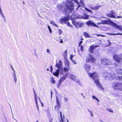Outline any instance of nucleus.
<instances>
[{
	"mask_svg": "<svg viewBox=\"0 0 122 122\" xmlns=\"http://www.w3.org/2000/svg\"><path fill=\"white\" fill-rule=\"evenodd\" d=\"M73 2H75L77 4H79V2L77 0L69 1L67 5H62V4H61L60 8L59 9L60 10L63 12L66 11L67 10L70 13L73 10L74 4Z\"/></svg>",
	"mask_w": 122,
	"mask_h": 122,
	"instance_id": "obj_1",
	"label": "nucleus"
},
{
	"mask_svg": "<svg viewBox=\"0 0 122 122\" xmlns=\"http://www.w3.org/2000/svg\"><path fill=\"white\" fill-rule=\"evenodd\" d=\"M107 20H102L101 23L102 24H106L109 25H112L115 28L116 24L114 23L113 21L109 18H106Z\"/></svg>",
	"mask_w": 122,
	"mask_h": 122,
	"instance_id": "obj_2",
	"label": "nucleus"
},
{
	"mask_svg": "<svg viewBox=\"0 0 122 122\" xmlns=\"http://www.w3.org/2000/svg\"><path fill=\"white\" fill-rule=\"evenodd\" d=\"M91 77V78L92 79L94 80L96 86H97L102 91H104V89L99 82V80L97 77Z\"/></svg>",
	"mask_w": 122,
	"mask_h": 122,
	"instance_id": "obj_3",
	"label": "nucleus"
},
{
	"mask_svg": "<svg viewBox=\"0 0 122 122\" xmlns=\"http://www.w3.org/2000/svg\"><path fill=\"white\" fill-rule=\"evenodd\" d=\"M112 86L114 89L122 91V83L114 82L112 83Z\"/></svg>",
	"mask_w": 122,
	"mask_h": 122,
	"instance_id": "obj_4",
	"label": "nucleus"
},
{
	"mask_svg": "<svg viewBox=\"0 0 122 122\" xmlns=\"http://www.w3.org/2000/svg\"><path fill=\"white\" fill-rule=\"evenodd\" d=\"M86 62H90L91 63H94L95 61V59L92 55L90 54H89V56L87 57L86 59Z\"/></svg>",
	"mask_w": 122,
	"mask_h": 122,
	"instance_id": "obj_5",
	"label": "nucleus"
},
{
	"mask_svg": "<svg viewBox=\"0 0 122 122\" xmlns=\"http://www.w3.org/2000/svg\"><path fill=\"white\" fill-rule=\"evenodd\" d=\"M101 63V64L103 65H112L111 61L109 59L105 58L102 59Z\"/></svg>",
	"mask_w": 122,
	"mask_h": 122,
	"instance_id": "obj_6",
	"label": "nucleus"
},
{
	"mask_svg": "<svg viewBox=\"0 0 122 122\" xmlns=\"http://www.w3.org/2000/svg\"><path fill=\"white\" fill-rule=\"evenodd\" d=\"M69 19V17L67 16L66 17L62 18L60 20L59 22L60 23L62 24H66V22Z\"/></svg>",
	"mask_w": 122,
	"mask_h": 122,
	"instance_id": "obj_7",
	"label": "nucleus"
},
{
	"mask_svg": "<svg viewBox=\"0 0 122 122\" xmlns=\"http://www.w3.org/2000/svg\"><path fill=\"white\" fill-rule=\"evenodd\" d=\"M86 24L88 26H94L97 27H98L97 25H96L93 22L92 20H89L87 21L86 23Z\"/></svg>",
	"mask_w": 122,
	"mask_h": 122,
	"instance_id": "obj_8",
	"label": "nucleus"
},
{
	"mask_svg": "<svg viewBox=\"0 0 122 122\" xmlns=\"http://www.w3.org/2000/svg\"><path fill=\"white\" fill-rule=\"evenodd\" d=\"M56 67L60 70H62L63 68L62 66V62L61 60H59V63H56Z\"/></svg>",
	"mask_w": 122,
	"mask_h": 122,
	"instance_id": "obj_9",
	"label": "nucleus"
},
{
	"mask_svg": "<svg viewBox=\"0 0 122 122\" xmlns=\"http://www.w3.org/2000/svg\"><path fill=\"white\" fill-rule=\"evenodd\" d=\"M116 13L113 10H112L111 12L110 13L107 14V17L110 18H116Z\"/></svg>",
	"mask_w": 122,
	"mask_h": 122,
	"instance_id": "obj_10",
	"label": "nucleus"
},
{
	"mask_svg": "<svg viewBox=\"0 0 122 122\" xmlns=\"http://www.w3.org/2000/svg\"><path fill=\"white\" fill-rule=\"evenodd\" d=\"M113 58L117 63H120L122 60V59L120 57V56L117 55H114L113 56Z\"/></svg>",
	"mask_w": 122,
	"mask_h": 122,
	"instance_id": "obj_11",
	"label": "nucleus"
},
{
	"mask_svg": "<svg viewBox=\"0 0 122 122\" xmlns=\"http://www.w3.org/2000/svg\"><path fill=\"white\" fill-rule=\"evenodd\" d=\"M69 78L78 84L79 85L81 86L82 85L80 82L76 78V77H69Z\"/></svg>",
	"mask_w": 122,
	"mask_h": 122,
	"instance_id": "obj_12",
	"label": "nucleus"
},
{
	"mask_svg": "<svg viewBox=\"0 0 122 122\" xmlns=\"http://www.w3.org/2000/svg\"><path fill=\"white\" fill-rule=\"evenodd\" d=\"M88 74L89 76H98V73L96 72L93 71L92 72L88 73Z\"/></svg>",
	"mask_w": 122,
	"mask_h": 122,
	"instance_id": "obj_13",
	"label": "nucleus"
},
{
	"mask_svg": "<svg viewBox=\"0 0 122 122\" xmlns=\"http://www.w3.org/2000/svg\"><path fill=\"white\" fill-rule=\"evenodd\" d=\"M96 47L94 45L91 46L89 49V52L92 53H93L94 50Z\"/></svg>",
	"mask_w": 122,
	"mask_h": 122,
	"instance_id": "obj_14",
	"label": "nucleus"
},
{
	"mask_svg": "<svg viewBox=\"0 0 122 122\" xmlns=\"http://www.w3.org/2000/svg\"><path fill=\"white\" fill-rule=\"evenodd\" d=\"M66 78V77H62L60 79L57 86L59 87L63 81Z\"/></svg>",
	"mask_w": 122,
	"mask_h": 122,
	"instance_id": "obj_15",
	"label": "nucleus"
},
{
	"mask_svg": "<svg viewBox=\"0 0 122 122\" xmlns=\"http://www.w3.org/2000/svg\"><path fill=\"white\" fill-rule=\"evenodd\" d=\"M64 61L66 66L68 67L69 66L70 63L68 60L67 59V58L64 59Z\"/></svg>",
	"mask_w": 122,
	"mask_h": 122,
	"instance_id": "obj_16",
	"label": "nucleus"
},
{
	"mask_svg": "<svg viewBox=\"0 0 122 122\" xmlns=\"http://www.w3.org/2000/svg\"><path fill=\"white\" fill-rule=\"evenodd\" d=\"M60 73V70L57 69L56 70L55 72H53V74L55 76H58Z\"/></svg>",
	"mask_w": 122,
	"mask_h": 122,
	"instance_id": "obj_17",
	"label": "nucleus"
},
{
	"mask_svg": "<svg viewBox=\"0 0 122 122\" xmlns=\"http://www.w3.org/2000/svg\"><path fill=\"white\" fill-rule=\"evenodd\" d=\"M84 67L86 70L87 71L89 70L90 69V66L87 64H85L84 65Z\"/></svg>",
	"mask_w": 122,
	"mask_h": 122,
	"instance_id": "obj_18",
	"label": "nucleus"
},
{
	"mask_svg": "<svg viewBox=\"0 0 122 122\" xmlns=\"http://www.w3.org/2000/svg\"><path fill=\"white\" fill-rule=\"evenodd\" d=\"M56 100L57 104L58 107L60 106V102L59 99V97L58 96H56Z\"/></svg>",
	"mask_w": 122,
	"mask_h": 122,
	"instance_id": "obj_19",
	"label": "nucleus"
},
{
	"mask_svg": "<svg viewBox=\"0 0 122 122\" xmlns=\"http://www.w3.org/2000/svg\"><path fill=\"white\" fill-rule=\"evenodd\" d=\"M100 7V6H96L95 7H92L91 6H90V7L91 9L93 10H97Z\"/></svg>",
	"mask_w": 122,
	"mask_h": 122,
	"instance_id": "obj_20",
	"label": "nucleus"
},
{
	"mask_svg": "<svg viewBox=\"0 0 122 122\" xmlns=\"http://www.w3.org/2000/svg\"><path fill=\"white\" fill-rule=\"evenodd\" d=\"M60 116L61 118V121L62 122H64V116L63 115V116H62V113L61 112H60Z\"/></svg>",
	"mask_w": 122,
	"mask_h": 122,
	"instance_id": "obj_21",
	"label": "nucleus"
},
{
	"mask_svg": "<svg viewBox=\"0 0 122 122\" xmlns=\"http://www.w3.org/2000/svg\"><path fill=\"white\" fill-rule=\"evenodd\" d=\"M103 76H109V75H110V73H108L106 71H103Z\"/></svg>",
	"mask_w": 122,
	"mask_h": 122,
	"instance_id": "obj_22",
	"label": "nucleus"
},
{
	"mask_svg": "<svg viewBox=\"0 0 122 122\" xmlns=\"http://www.w3.org/2000/svg\"><path fill=\"white\" fill-rule=\"evenodd\" d=\"M115 28H116L122 31V27H121L120 26L118 25L117 24H116Z\"/></svg>",
	"mask_w": 122,
	"mask_h": 122,
	"instance_id": "obj_23",
	"label": "nucleus"
},
{
	"mask_svg": "<svg viewBox=\"0 0 122 122\" xmlns=\"http://www.w3.org/2000/svg\"><path fill=\"white\" fill-rule=\"evenodd\" d=\"M67 50H66L64 53L63 56L64 59L66 58L67 57Z\"/></svg>",
	"mask_w": 122,
	"mask_h": 122,
	"instance_id": "obj_24",
	"label": "nucleus"
},
{
	"mask_svg": "<svg viewBox=\"0 0 122 122\" xmlns=\"http://www.w3.org/2000/svg\"><path fill=\"white\" fill-rule=\"evenodd\" d=\"M84 35L85 36H86V37L87 38H91V37L90 36V35L89 34L87 33V32H84Z\"/></svg>",
	"mask_w": 122,
	"mask_h": 122,
	"instance_id": "obj_25",
	"label": "nucleus"
},
{
	"mask_svg": "<svg viewBox=\"0 0 122 122\" xmlns=\"http://www.w3.org/2000/svg\"><path fill=\"white\" fill-rule=\"evenodd\" d=\"M92 98L93 99L97 101V102H99V100L98 98H97L94 95L92 96Z\"/></svg>",
	"mask_w": 122,
	"mask_h": 122,
	"instance_id": "obj_26",
	"label": "nucleus"
},
{
	"mask_svg": "<svg viewBox=\"0 0 122 122\" xmlns=\"http://www.w3.org/2000/svg\"><path fill=\"white\" fill-rule=\"evenodd\" d=\"M89 16V15L86 14H85L84 15L83 18L84 19H88Z\"/></svg>",
	"mask_w": 122,
	"mask_h": 122,
	"instance_id": "obj_27",
	"label": "nucleus"
},
{
	"mask_svg": "<svg viewBox=\"0 0 122 122\" xmlns=\"http://www.w3.org/2000/svg\"><path fill=\"white\" fill-rule=\"evenodd\" d=\"M82 25V23H80L78 22H77V24H76V27L77 28L79 27H80Z\"/></svg>",
	"mask_w": 122,
	"mask_h": 122,
	"instance_id": "obj_28",
	"label": "nucleus"
},
{
	"mask_svg": "<svg viewBox=\"0 0 122 122\" xmlns=\"http://www.w3.org/2000/svg\"><path fill=\"white\" fill-rule=\"evenodd\" d=\"M51 83L54 84H55L56 82V81L54 80L53 77H52L51 79Z\"/></svg>",
	"mask_w": 122,
	"mask_h": 122,
	"instance_id": "obj_29",
	"label": "nucleus"
},
{
	"mask_svg": "<svg viewBox=\"0 0 122 122\" xmlns=\"http://www.w3.org/2000/svg\"><path fill=\"white\" fill-rule=\"evenodd\" d=\"M69 67H65L64 68V71L66 72L68 71V70H69Z\"/></svg>",
	"mask_w": 122,
	"mask_h": 122,
	"instance_id": "obj_30",
	"label": "nucleus"
},
{
	"mask_svg": "<svg viewBox=\"0 0 122 122\" xmlns=\"http://www.w3.org/2000/svg\"><path fill=\"white\" fill-rule=\"evenodd\" d=\"M85 9L86 10V11H87L89 12H91V13H92V10L86 8H85Z\"/></svg>",
	"mask_w": 122,
	"mask_h": 122,
	"instance_id": "obj_31",
	"label": "nucleus"
},
{
	"mask_svg": "<svg viewBox=\"0 0 122 122\" xmlns=\"http://www.w3.org/2000/svg\"><path fill=\"white\" fill-rule=\"evenodd\" d=\"M48 27V29L49 30V32L50 33H52V30L51 29V28L50 26L48 25H47Z\"/></svg>",
	"mask_w": 122,
	"mask_h": 122,
	"instance_id": "obj_32",
	"label": "nucleus"
},
{
	"mask_svg": "<svg viewBox=\"0 0 122 122\" xmlns=\"http://www.w3.org/2000/svg\"><path fill=\"white\" fill-rule=\"evenodd\" d=\"M72 22L73 25H75L76 26L77 22H76L74 20H73L72 21Z\"/></svg>",
	"mask_w": 122,
	"mask_h": 122,
	"instance_id": "obj_33",
	"label": "nucleus"
},
{
	"mask_svg": "<svg viewBox=\"0 0 122 122\" xmlns=\"http://www.w3.org/2000/svg\"><path fill=\"white\" fill-rule=\"evenodd\" d=\"M67 26L70 27H72V25L70 24L69 21L67 22Z\"/></svg>",
	"mask_w": 122,
	"mask_h": 122,
	"instance_id": "obj_34",
	"label": "nucleus"
},
{
	"mask_svg": "<svg viewBox=\"0 0 122 122\" xmlns=\"http://www.w3.org/2000/svg\"><path fill=\"white\" fill-rule=\"evenodd\" d=\"M80 3L82 5L84 6H85V5L84 3L83 2V1L82 0H80Z\"/></svg>",
	"mask_w": 122,
	"mask_h": 122,
	"instance_id": "obj_35",
	"label": "nucleus"
},
{
	"mask_svg": "<svg viewBox=\"0 0 122 122\" xmlns=\"http://www.w3.org/2000/svg\"><path fill=\"white\" fill-rule=\"evenodd\" d=\"M118 78L117 80H119L120 81H122V77H117Z\"/></svg>",
	"mask_w": 122,
	"mask_h": 122,
	"instance_id": "obj_36",
	"label": "nucleus"
},
{
	"mask_svg": "<svg viewBox=\"0 0 122 122\" xmlns=\"http://www.w3.org/2000/svg\"><path fill=\"white\" fill-rule=\"evenodd\" d=\"M50 72L52 73V71L53 70V68L52 66H50Z\"/></svg>",
	"mask_w": 122,
	"mask_h": 122,
	"instance_id": "obj_37",
	"label": "nucleus"
},
{
	"mask_svg": "<svg viewBox=\"0 0 122 122\" xmlns=\"http://www.w3.org/2000/svg\"><path fill=\"white\" fill-rule=\"evenodd\" d=\"M108 111L110 112L113 113V111L111 108H110L108 109Z\"/></svg>",
	"mask_w": 122,
	"mask_h": 122,
	"instance_id": "obj_38",
	"label": "nucleus"
},
{
	"mask_svg": "<svg viewBox=\"0 0 122 122\" xmlns=\"http://www.w3.org/2000/svg\"><path fill=\"white\" fill-rule=\"evenodd\" d=\"M60 106L58 107L57 104L56 105L55 107V110H57L58 109V108H59Z\"/></svg>",
	"mask_w": 122,
	"mask_h": 122,
	"instance_id": "obj_39",
	"label": "nucleus"
},
{
	"mask_svg": "<svg viewBox=\"0 0 122 122\" xmlns=\"http://www.w3.org/2000/svg\"><path fill=\"white\" fill-rule=\"evenodd\" d=\"M58 30H59V33L60 35H61L62 33V31L60 29H58Z\"/></svg>",
	"mask_w": 122,
	"mask_h": 122,
	"instance_id": "obj_40",
	"label": "nucleus"
},
{
	"mask_svg": "<svg viewBox=\"0 0 122 122\" xmlns=\"http://www.w3.org/2000/svg\"><path fill=\"white\" fill-rule=\"evenodd\" d=\"M14 78L15 82V83H16V82L17 80L16 77H14Z\"/></svg>",
	"mask_w": 122,
	"mask_h": 122,
	"instance_id": "obj_41",
	"label": "nucleus"
},
{
	"mask_svg": "<svg viewBox=\"0 0 122 122\" xmlns=\"http://www.w3.org/2000/svg\"><path fill=\"white\" fill-rule=\"evenodd\" d=\"M109 34L110 35L114 36V35H117V33H109Z\"/></svg>",
	"mask_w": 122,
	"mask_h": 122,
	"instance_id": "obj_42",
	"label": "nucleus"
},
{
	"mask_svg": "<svg viewBox=\"0 0 122 122\" xmlns=\"http://www.w3.org/2000/svg\"><path fill=\"white\" fill-rule=\"evenodd\" d=\"M74 56H73L72 55V54L71 55L70 57V59L71 60H72V59L73 57Z\"/></svg>",
	"mask_w": 122,
	"mask_h": 122,
	"instance_id": "obj_43",
	"label": "nucleus"
},
{
	"mask_svg": "<svg viewBox=\"0 0 122 122\" xmlns=\"http://www.w3.org/2000/svg\"><path fill=\"white\" fill-rule=\"evenodd\" d=\"M71 61L73 64H76V62L75 60H71Z\"/></svg>",
	"mask_w": 122,
	"mask_h": 122,
	"instance_id": "obj_44",
	"label": "nucleus"
},
{
	"mask_svg": "<svg viewBox=\"0 0 122 122\" xmlns=\"http://www.w3.org/2000/svg\"><path fill=\"white\" fill-rule=\"evenodd\" d=\"M83 49V46L82 45H81L80 47V50L81 51H82Z\"/></svg>",
	"mask_w": 122,
	"mask_h": 122,
	"instance_id": "obj_45",
	"label": "nucleus"
},
{
	"mask_svg": "<svg viewBox=\"0 0 122 122\" xmlns=\"http://www.w3.org/2000/svg\"><path fill=\"white\" fill-rule=\"evenodd\" d=\"M50 23L51 24H52L53 25H54L55 24V23L53 21H51Z\"/></svg>",
	"mask_w": 122,
	"mask_h": 122,
	"instance_id": "obj_46",
	"label": "nucleus"
},
{
	"mask_svg": "<svg viewBox=\"0 0 122 122\" xmlns=\"http://www.w3.org/2000/svg\"><path fill=\"white\" fill-rule=\"evenodd\" d=\"M114 65V68H116L118 66V64L117 63H115Z\"/></svg>",
	"mask_w": 122,
	"mask_h": 122,
	"instance_id": "obj_47",
	"label": "nucleus"
},
{
	"mask_svg": "<svg viewBox=\"0 0 122 122\" xmlns=\"http://www.w3.org/2000/svg\"><path fill=\"white\" fill-rule=\"evenodd\" d=\"M2 16L3 18V19L5 21V23H6V19H5V16H4H4Z\"/></svg>",
	"mask_w": 122,
	"mask_h": 122,
	"instance_id": "obj_48",
	"label": "nucleus"
},
{
	"mask_svg": "<svg viewBox=\"0 0 122 122\" xmlns=\"http://www.w3.org/2000/svg\"><path fill=\"white\" fill-rule=\"evenodd\" d=\"M107 41H108L109 42L108 44V46H110L111 45V42H110L109 40H107Z\"/></svg>",
	"mask_w": 122,
	"mask_h": 122,
	"instance_id": "obj_49",
	"label": "nucleus"
},
{
	"mask_svg": "<svg viewBox=\"0 0 122 122\" xmlns=\"http://www.w3.org/2000/svg\"><path fill=\"white\" fill-rule=\"evenodd\" d=\"M96 35H97V36H102V37H104V36H105L104 35H100V34H96Z\"/></svg>",
	"mask_w": 122,
	"mask_h": 122,
	"instance_id": "obj_50",
	"label": "nucleus"
},
{
	"mask_svg": "<svg viewBox=\"0 0 122 122\" xmlns=\"http://www.w3.org/2000/svg\"><path fill=\"white\" fill-rule=\"evenodd\" d=\"M61 71L60 74L61 75H63V69H62V70H60Z\"/></svg>",
	"mask_w": 122,
	"mask_h": 122,
	"instance_id": "obj_51",
	"label": "nucleus"
},
{
	"mask_svg": "<svg viewBox=\"0 0 122 122\" xmlns=\"http://www.w3.org/2000/svg\"><path fill=\"white\" fill-rule=\"evenodd\" d=\"M46 52H47V53H48L49 54H50V51L48 49H47V50H46Z\"/></svg>",
	"mask_w": 122,
	"mask_h": 122,
	"instance_id": "obj_52",
	"label": "nucleus"
},
{
	"mask_svg": "<svg viewBox=\"0 0 122 122\" xmlns=\"http://www.w3.org/2000/svg\"><path fill=\"white\" fill-rule=\"evenodd\" d=\"M90 114H91V116L92 117L93 116V112L92 111L90 113Z\"/></svg>",
	"mask_w": 122,
	"mask_h": 122,
	"instance_id": "obj_53",
	"label": "nucleus"
},
{
	"mask_svg": "<svg viewBox=\"0 0 122 122\" xmlns=\"http://www.w3.org/2000/svg\"><path fill=\"white\" fill-rule=\"evenodd\" d=\"M122 17L121 16H117V17H116V18H122Z\"/></svg>",
	"mask_w": 122,
	"mask_h": 122,
	"instance_id": "obj_54",
	"label": "nucleus"
},
{
	"mask_svg": "<svg viewBox=\"0 0 122 122\" xmlns=\"http://www.w3.org/2000/svg\"><path fill=\"white\" fill-rule=\"evenodd\" d=\"M0 13L1 15L2 16H4V15H3L2 13V10L1 11H0Z\"/></svg>",
	"mask_w": 122,
	"mask_h": 122,
	"instance_id": "obj_55",
	"label": "nucleus"
},
{
	"mask_svg": "<svg viewBox=\"0 0 122 122\" xmlns=\"http://www.w3.org/2000/svg\"><path fill=\"white\" fill-rule=\"evenodd\" d=\"M35 102L36 103V105H37V104H38V103H37V100H35Z\"/></svg>",
	"mask_w": 122,
	"mask_h": 122,
	"instance_id": "obj_56",
	"label": "nucleus"
},
{
	"mask_svg": "<svg viewBox=\"0 0 122 122\" xmlns=\"http://www.w3.org/2000/svg\"><path fill=\"white\" fill-rule=\"evenodd\" d=\"M64 99L66 101V102H67V98H65V97H64Z\"/></svg>",
	"mask_w": 122,
	"mask_h": 122,
	"instance_id": "obj_57",
	"label": "nucleus"
},
{
	"mask_svg": "<svg viewBox=\"0 0 122 122\" xmlns=\"http://www.w3.org/2000/svg\"><path fill=\"white\" fill-rule=\"evenodd\" d=\"M106 77H108L109 78H110V80H111L112 79V77H105V78H106Z\"/></svg>",
	"mask_w": 122,
	"mask_h": 122,
	"instance_id": "obj_58",
	"label": "nucleus"
},
{
	"mask_svg": "<svg viewBox=\"0 0 122 122\" xmlns=\"http://www.w3.org/2000/svg\"><path fill=\"white\" fill-rule=\"evenodd\" d=\"M33 91L35 94V97H37V95L35 93V92L34 90H33Z\"/></svg>",
	"mask_w": 122,
	"mask_h": 122,
	"instance_id": "obj_59",
	"label": "nucleus"
},
{
	"mask_svg": "<svg viewBox=\"0 0 122 122\" xmlns=\"http://www.w3.org/2000/svg\"><path fill=\"white\" fill-rule=\"evenodd\" d=\"M10 66H11V68L14 71V69H13V67H12V65L10 64Z\"/></svg>",
	"mask_w": 122,
	"mask_h": 122,
	"instance_id": "obj_60",
	"label": "nucleus"
},
{
	"mask_svg": "<svg viewBox=\"0 0 122 122\" xmlns=\"http://www.w3.org/2000/svg\"><path fill=\"white\" fill-rule=\"evenodd\" d=\"M51 98H52L53 93H52V92L51 90Z\"/></svg>",
	"mask_w": 122,
	"mask_h": 122,
	"instance_id": "obj_61",
	"label": "nucleus"
},
{
	"mask_svg": "<svg viewBox=\"0 0 122 122\" xmlns=\"http://www.w3.org/2000/svg\"><path fill=\"white\" fill-rule=\"evenodd\" d=\"M122 35V33H117V35Z\"/></svg>",
	"mask_w": 122,
	"mask_h": 122,
	"instance_id": "obj_62",
	"label": "nucleus"
},
{
	"mask_svg": "<svg viewBox=\"0 0 122 122\" xmlns=\"http://www.w3.org/2000/svg\"><path fill=\"white\" fill-rule=\"evenodd\" d=\"M60 43H63V41L62 40H61L60 41Z\"/></svg>",
	"mask_w": 122,
	"mask_h": 122,
	"instance_id": "obj_63",
	"label": "nucleus"
},
{
	"mask_svg": "<svg viewBox=\"0 0 122 122\" xmlns=\"http://www.w3.org/2000/svg\"><path fill=\"white\" fill-rule=\"evenodd\" d=\"M37 97H35V100H37Z\"/></svg>",
	"mask_w": 122,
	"mask_h": 122,
	"instance_id": "obj_64",
	"label": "nucleus"
}]
</instances>
